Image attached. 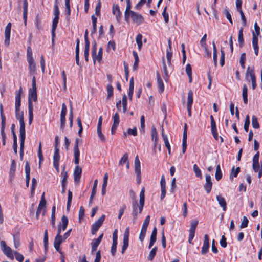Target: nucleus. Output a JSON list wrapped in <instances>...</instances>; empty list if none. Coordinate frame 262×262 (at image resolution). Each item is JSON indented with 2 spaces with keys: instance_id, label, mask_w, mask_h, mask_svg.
<instances>
[{
  "instance_id": "obj_1",
  "label": "nucleus",
  "mask_w": 262,
  "mask_h": 262,
  "mask_svg": "<svg viewBox=\"0 0 262 262\" xmlns=\"http://www.w3.org/2000/svg\"><path fill=\"white\" fill-rule=\"evenodd\" d=\"M16 118L19 120L20 124L19 136L20 138V155L23 156L25 140L26 138L25 124L24 121V113L20 109H15Z\"/></svg>"
},
{
  "instance_id": "obj_2",
  "label": "nucleus",
  "mask_w": 262,
  "mask_h": 262,
  "mask_svg": "<svg viewBox=\"0 0 262 262\" xmlns=\"http://www.w3.org/2000/svg\"><path fill=\"white\" fill-rule=\"evenodd\" d=\"M37 99L36 91L29 90L28 93V113L29 123L31 124L33 118V105L32 101L36 102Z\"/></svg>"
},
{
  "instance_id": "obj_3",
  "label": "nucleus",
  "mask_w": 262,
  "mask_h": 262,
  "mask_svg": "<svg viewBox=\"0 0 262 262\" xmlns=\"http://www.w3.org/2000/svg\"><path fill=\"white\" fill-rule=\"evenodd\" d=\"M1 248L3 253L9 258L14 259V251L9 246H7L5 241H1Z\"/></svg>"
},
{
  "instance_id": "obj_4",
  "label": "nucleus",
  "mask_w": 262,
  "mask_h": 262,
  "mask_svg": "<svg viewBox=\"0 0 262 262\" xmlns=\"http://www.w3.org/2000/svg\"><path fill=\"white\" fill-rule=\"evenodd\" d=\"M105 219V215H102L93 224L91 228V233L92 234H95L99 228L102 226Z\"/></svg>"
},
{
  "instance_id": "obj_5",
  "label": "nucleus",
  "mask_w": 262,
  "mask_h": 262,
  "mask_svg": "<svg viewBox=\"0 0 262 262\" xmlns=\"http://www.w3.org/2000/svg\"><path fill=\"white\" fill-rule=\"evenodd\" d=\"M150 221V216L147 215L142 225L141 232L139 235V239L142 242L145 237L147 229Z\"/></svg>"
},
{
  "instance_id": "obj_6",
  "label": "nucleus",
  "mask_w": 262,
  "mask_h": 262,
  "mask_svg": "<svg viewBox=\"0 0 262 262\" xmlns=\"http://www.w3.org/2000/svg\"><path fill=\"white\" fill-rule=\"evenodd\" d=\"M60 156L59 149L56 146L55 147V151L53 156V165L57 172L59 171V160Z\"/></svg>"
},
{
  "instance_id": "obj_7",
  "label": "nucleus",
  "mask_w": 262,
  "mask_h": 262,
  "mask_svg": "<svg viewBox=\"0 0 262 262\" xmlns=\"http://www.w3.org/2000/svg\"><path fill=\"white\" fill-rule=\"evenodd\" d=\"M129 228H127L124 232L123 235V246L122 247L121 253H124L127 247H128L129 243Z\"/></svg>"
},
{
  "instance_id": "obj_8",
  "label": "nucleus",
  "mask_w": 262,
  "mask_h": 262,
  "mask_svg": "<svg viewBox=\"0 0 262 262\" xmlns=\"http://www.w3.org/2000/svg\"><path fill=\"white\" fill-rule=\"evenodd\" d=\"M67 114V106L65 103H62L60 114V128L63 129L66 124V116Z\"/></svg>"
},
{
  "instance_id": "obj_9",
  "label": "nucleus",
  "mask_w": 262,
  "mask_h": 262,
  "mask_svg": "<svg viewBox=\"0 0 262 262\" xmlns=\"http://www.w3.org/2000/svg\"><path fill=\"white\" fill-rule=\"evenodd\" d=\"M130 17L132 18L133 21L137 25L141 24L144 20L143 17L141 14L134 11L130 12Z\"/></svg>"
},
{
  "instance_id": "obj_10",
  "label": "nucleus",
  "mask_w": 262,
  "mask_h": 262,
  "mask_svg": "<svg viewBox=\"0 0 262 262\" xmlns=\"http://www.w3.org/2000/svg\"><path fill=\"white\" fill-rule=\"evenodd\" d=\"M112 13L115 16L117 21L120 23L122 17V13L118 5L114 4L113 5Z\"/></svg>"
},
{
  "instance_id": "obj_11",
  "label": "nucleus",
  "mask_w": 262,
  "mask_h": 262,
  "mask_svg": "<svg viewBox=\"0 0 262 262\" xmlns=\"http://www.w3.org/2000/svg\"><path fill=\"white\" fill-rule=\"evenodd\" d=\"M160 187H161V194L160 196L161 200H163V199L165 197L166 193V181L165 177L164 175H162L161 177V181H160Z\"/></svg>"
},
{
  "instance_id": "obj_12",
  "label": "nucleus",
  "mask_w": 262,
  "mask_h": 262,
  "mask_svg": "<svg viewBox=\"0 0 262 262\" xmlns=\"http://www.w3.org/2000/svg\"><path fill=\"white\" fill-rule=\"evenodd\" d=\"M74 163L77 165L79 162L80 151L78 148V140L76 139L74 147Z\"/></svg>"
},
{
  "instance_id": "obj_13",
  "label": "nucleus",
  "mask_w": 262,
  "mask_h": 262,
  "mask_svg": "<svg viewBox=\"0 0 262 262\" xmlns=\"http://www.w3.org/2000/svg\"><path fill=\"white\" fill-rule=\"evenodd\" d=\"M16 169V164L15 161L13 160L11 162V164L9 171V180L11 183H12L15 177V173Z\"/></svg>"
},
{
  "instance_id": "obj_14",
  "label": "nucleus",
  "mask_w": 262,
  "mask_h": 262,
  "mask_svg": "<svg viewBox=\"0 0 262 262\" xmlns=\"http://www.w3.org/2000/svg\"><path fill=\"white\" fill-rule=\"evenodd\" d=\"M205 179L206 183L204 185V188L206 192L209 193L211 191L212 186L211 176L209 174H207L205 177Z\"/></svg>"
},
{
  "instance_id": "obj_15",
  "label": "nucleus",
  "mask_w": 262,
  "mask_h": 262,
  "mask_svg": "<svg viewBox=\"0 0 262 262\" xmlns=\"http://www.w3.org/2000/svg\"><path fill=\"white\" fill-rule=\"evenodd\" d=\"M82 172L81 168L78 165H77L74 171V180L75 183L78 184L81 178Z\"/></svg>"
},
{
  "instance_id": "obj_16",
  "label": "nucleus",
  "mask_w": 262,
  "mask_h": 262,
  "mask_svg": "<svg viewBox=\"0 0 262 262\" xmlns=\"http://www.w3.org/2000/svg\"><path fill=\"white\" fill-rule=\"evenodd\" d=\"M139 207L140 204L139 205L137 200H133L132 202V215L133 216L134 219H136L138 215V214H140L139 213Z\"/></svg>"
},
{
  "instance_id": "obj_17",
  "label": "nucleus",
  "mask_w": 262,
  "mask_h": 262,
  "mask_svg": "<svg viewBox=\"0 0 262 262\" xmlns=\"http://www.w3.org/2000/svg\"><path fill=\"white\" fill-rule=\"evenodd\" d=\"M209 248V236L207 234L204 235V240L202 247L201 253L202 254H206Z\"/></svg>"
},
{
  "instance_id": "obj_18",
  "label": "nucleus",
  "mask_w": 262,
  "mask_h": 262,
  "mask_svg": "<svg viewBox=\"0 0 262 262\" xmlns=\"http://www.w3.org/2000/svg\"><path fill=\"white\" fill-rule=\"evenodd\" d=\"M46 201L45 199V193H43L41 196V200L40 201L39 205L38 206L37 211H36V216L38 217L40 214L42 209H43L46 207Z\"/></svg>"
},
{
  "instance_id": "obj_19",
  "label": "nucleus",
  "mask_w": 262,
  "mask_h": 262,
  "mask_svg": "<svg viewBox=\"0 0 262 262\" xmlns=\"http://www.w3.org/2000/svg\"><path fill=\"white\" fill-rule=\"evenodd\" d=\"M126 7L124 12V18L126 22H129V19L130 17V12L132 11L131 9V2L130 0H126Z\"/></svg>"
},
{
  "instance_id": "obj_20",
  "label": "nucleus",
  "mask_w": 262,
  "mask_h": 262,
  "mask_svg": "<svg viewBox=\"0 0 262 262\" xmlns=\"http://www.w3.org/2000/svg\"><path fill=\"white\" fill-rule=\"evenodd\" d=\"M21 88H20L19 91L16 92L15 96V109H20L21 105Z\"/></svg>"
},
{
  "instance_id": "obj_21",
  "label": "nucleus",
  "mask_w": 262,
  "mask_h": 262,
  "mask_svg": "<svg viewBox=\"0 0 262 262\" xmlns=\"http://www.w3.org/2000/svg\"><path fill=\"white\" fill-rule=\"evenodd\" d=\"M187 125L185 124V128L183 134V140H182V152L183 154L185 153L187 148Z\"/></svg>"
},
{
  "instance_id": "obj_22",
  "label": "nucleus",
  "mask_w": 262,
  "mask_h": 262,
  "mask_svg": "<svg viewBox=\"0 0 262 262\" xmlns=\"http://www.w3.org/2000/svg\"><path fill=\"white\" fill-rule=\"evenodd\" d=\"M23 19L24 25L26 26L27 23V14H28V2L27 0H23Z\"/></svg>"
},
{
  "instance_id": "obj_23",
  "label": "nucleus",
  "mask_w": 262,
  "mask_h": 262,
  "mask_svg": "<svg viewBox=\"0 0 262 262\" xmlns=\"http://www.w3.org/2000/svg\"><path fill=\"white\" fill-rule=\"evenodd\" d=\"M144 193H145V189H144V188H143L141 189V191L140 193V201H139L140 207H139V213H141L142 212L143 207H144V201H145Z\"/></svg>"
},
{
  "instance_id": "obj_24",
  "label": "nucleus",
  "mask_w": 262,
  "mask_h": 262,
  "mask_svg": "<svg viewBox=\"0 0 262 262\" xmlns=\"http://www.w3.org/2000/svg\"><path fill=\"white\" fill-rule=\"evenodd\" d=\"M216 200L223 211H225L227 209V203L225 198L221 195L216 196Z\"/></svg>"
},
{
  "instance_id": "obj_25",
  "label": "nucleus",
  "mask_w": 262,
  "mask_h": 262,
  "mask_svg": "<svg viewBox=\"0 0 262 262\" xmlns=\"http://www.w3.org/2000/svg\"><path fill=\"white\" fill-rule=\"evenodd\" d=\"M254 78H255V76L253 68H250L249 67H248L246 73V80L250 81V80H252Z\"/></svg>"
},
{
  "instance_id": "obj_26",
  "label": "nucleus",
  "mask_w": 262,
  "mask_h": 262,
  "mask_svg": "<svg viewBox=\"0 0 262 262\" xmlns=\"http://www.w3.org/2000/svg\"><path fill=\"white\" fill-rule=\"evenodd\" d=\"M34 24L37 30V33H39L41 30H42L43 28L41 25V20L39 18L38 15H37L35 16L34 20Z\"/></svg>"
},
{
  "instance_id": "obj_27",
  "label": "nucleus",
  "mask_w": 262,
  "mask_h": 262,
  "mask_svg": "<svg viewBox=\"0 0 262 262\" xmlns=\"http://www.w3.org/2000/svg\"><path fill=\"white\" fill-rule=\"evenodd\" d=\"M135 164V172L136 175L138 176L141 173V168H140V162L139 161L138 156H137L135 159L134 162Z\"/></svg>"
},
{
  "instance_id": "obj_28",
  "label": "nucleus",
  "mask_w": 262,
  "mask_h": 262,
  "mask_svg": "<svg viewBox=\"0 0 262 262\" xmlns=\"http://www.w3.org/2000/svg\"><path fill=\"white\" fill-rule=\"evenodd\" d=\"M102 54H103V49L102 47H100L99 49L98 54L97 53L92 56L93 60L94 63H95L96 61H98L99 62H100L102 60Z\"/></svg>"
},
{
  "instance_id": "obj_29",
  "label": "nucleus",
  "mask_w": 262,
  "mask_h": 262,
  "mask_svg": "<svg viewBox=\"0 0 262 262\" xmlns=\"http://www.w3.org/2000/svg\"><path fill=\"white\" fill-rule=\"evenodd\" d=\"M157 78L159 91L160 92H163L164 90V85L160 77V74L158 72L157 73Z\"/></svg>"
},
{
  "instance_id": "obj_30",
  "label": "nucleus",
  "mask_w": 262,
  "mask_h": 262,
  "mask_svg": "<svg viewBox=\"0 0 262 262\" xmlns=\"http://www.w3.org/2000/svg\"><path fill=\"white\" fill-rule=\"evenodd\" d=\"M243 29H244L243 27H241L238 34V42L241 48L243 47L244 43V40L243 37Z\"/></svg>"
},
{
  "instance_id": "obj_31",
  "label": "nucleus",
  "mask_w": 262,
  "mask_h": 262,
  "mask_svg": "<svg viewBox=\"0 0 262 262\" xmlns=\"http://www.w3.org/2000/svg\"><path fill=\"white\" fill-rule=\"evenodd\" d=\"M79 43L80 41L78 39L76 40V46L75 50V59L76 62L77 66H79Z\"/></svg>"
},
{
  "instance_id": "obj_32",
  "label": "nucleus",
  "mask_w": 262,
  "mask_h": 262,
  "mask_svg": "<svg viewBox=\"0 0 262 262\" xmlns=\"http://www.w3.org/2000/svg\"><path fill=\"white\" fill-rule=\"evenodd\" d=\"M11 30L5 29V41L4 43L6 46H9L10 43V37Z\"/></svg>"
},
{
  "instance_id": "obj_33",
  "label": "nucleus",
  "mask_w": 262,
  "mask_h": 262,
  "mask_svg": "<svg viewBox=\"0 0 262 262\" xmlns=\"http://www.w3.org/2000/svg\"><path fill=\"white\" fill-rule=\"evenodd\" d=\"M247 94H248V89L247 85L246 84H244L242 91V97L244 101V103L245 104H247L248 103V98H247Z\"/></svg>"
},
{
  "instance_id": "obj_34",
  "label": "nucleus",
  "mask_w": 262,
  "mask_h": 262,
  "mask_svg": "<svg viewBox=\"0 0 262 262\" xmlns=\"http://www.w3.org/2000/svg\"><path fill=\"white\" fill-rule=\"evenodd\" d=\"M151 140L154 142L155 145L156 146L158 140V133L155 127H152L151 130Z\"/></svg>"
},
{
  "instance_id": "obj_35",
  "label": "nucleus",
  "mask_w": 262,
  "mask_h": 262,
  "mask_svg": "<svg viewBox=\"0 0 262 262\" xmlns=\"http://www.w3.org/2000/svg\"><path fill=\"white\" fill-rule=\"evenodd\" d=\"M61 229L62 231H64L68 224V219L66 215H63L61 217Z\"/></svg>"
},
{
  "instance_id": "obj_36",
  "label": "nucleus",
  "mask_w": 262,
  "mask_h": 262,
  "mask_svg": "<svg viewBox=\"0 0 262 262\" xmlns=\"http://www.w3.org/2000/svg\"><path fill=\"white\" fill-rule=\"evenodd\" d=\"M98 181L97 180H95L94 183V185L93 186L92 193L90 196V203H91L92 200L93 199V198L94 197L96 193V189H97V186Z\"/></svg>"
},
{
  "instance_id": "obj_37",
  "label": "nucleus",
  "mask_w": 262,
  "mask_h": 262,
  "mask_svg": "<svg viewBox=\"0 0 262 262\" xmlns=\"http://www.w3.org/2000/svg\"><path fill=\"white\" fill-rule=\"evenodd\" d=\"M65 167H64L63 168V171L61 172V185H67V178H68V173L67 171H64Z\"/></svg>"
},
{
  "instance_id": "obj_38",
  "label": "nucleus",
  "mask_w": 262,
  "mask_h": 262,
  "mask_svg": "<svg viewBox=\"0 0 262 262\" xmlns=\"http://www.w3.org/2000/svg\"><path fill=\"white\" fill-rule=\"evenodd\" d=\"M215 177L217 181L220 180L222 178V173L219 164L216 167Z\"/></svg>"
},
{
  "instance_id": "obj_39",
  "label": "nucleus",
  "mask_w": 262,
  "mask_h": 262,
  "mask_svg": "<svg viewBox=\"0 0 262 262\" xmlns=\"http://www.w3.org/2000/svg\"><path fill=\"white\" fill-rule=\"evenodd\" d=\"M172 56V53L171 50H166V58L167 60L168 64L169 67H172L171 58Z\"/></svg>"
},
{
  "instance_id": "obj_40",
  "label": "nucleus",
  "mask_w": 262,
  "mask_h": 262,
  "mask_svg": "<svg viewBox=\"0 0 262 262\" xmlns=\"http://www.w3.org/2000/svg\"><path fill=\"white\" fill-rule=\"evenodd\" d=\"M162 137H163V139L164 142L165 146L167 147V148L168 150V154H170V153H171L170 145L169 143L167 136L166 135H164L163 133H162Z\"/></svg>"
},
{
  "instance_id": "obj_41",
  "label": "nucleus",
  "mask_w": 262,
  "mask_h": 262,
  "mask_svg": "<svg viewBox=\"0 0 262 262\" xmlns=\"http://www.w3.org/2000/svg\"><path fill=\"white\" fill-rule=\"evenodd\" d=\"M14 246L16 249L18 248L20 245L19 236L18 234L13 235Z\"/></svg>"
},
{
  "instance_id": "obj_42",
  "label": "nucleus",
  "mask_w": 262,
  "mask_h": 262,
  "mask_svg": "<svg viewBox=\"0 0 262 262\" xmlns=\"http://www.w3.org/2000/svg\"><path fill=\"white\" fill-rule=\"evenodd\" d=\"M193 104V92L189 91L188 93L187 106H192Z\"/></svg>"
},
{
  "instance_id": "obj_43",
  "label": "nucleus",
  "mask_w": 262,
  "mask_h": 262,
  "mask_svg": "<svg viewBox=\"0 0 262 262\" xmlns=\"http://www.w3.org/2000/svg\"><path fill=\"white\" fill-rule=\"evenodd\" d=\"M29 63V73L31 75H34L36 72V64L35 62Z\"/></svg>"
},
{
  "instance_id": "obj_44",
  "label": "nucleus",
  "mask_w": 262,
  "mask_h": 262,
  "mask_svg": "<svg viewBox=\"0 0 262 262\" xmlns=\"http://www.w3.org/2000/svg\"><path fill=\"white\" fill-rule=\"evenodd\" d=\"M224 14H225L227 19L229 20L231 25L233 24V21L231 17V15L227 8L224 9L223 11Z\"/></svg>"
},
{
  "instance_id": "obj_45",
  "label": "nucleus",
  "mask_w": 262,
  "mask_h": 262,
  "mask_svg": "<svg viewBox=\"0 0 262 262\" xmlns=\"http://www.w3.org/2000/svg\"><path fill=\"white\" fill-rule=\"evenodd\" d=\"M100 242L98 239H94L91 243L92 245V252H94L97 250L98 245L100 244Z\"/></svg>"
},
{
  "instance_id": "obj_46",
  "label": "nucleus",
  "mask_w": 262,
  "mask_h": 262,
  "mask_svg": "<svg viewBox=\"0 0 262 262\" xmlns=\"http://www.w3.org/2000/svg\"><path fill=\"white\" fill-rule=\"evenodd\" d=\"M252 125L254 128L257 129L259 128V125L257 121V118L254 115L252 117Z\"/></svg>"
},
{
  "instance_id": "obj_47",
  "label": "nucleus",
  "mask_w": 262,
  "mask_h": 262,
  "mask_svg": "<svg viewBox=\"0 0 262 262\" xmlns=\"http://www.w3.org/2000/svg\"><path fill=\"white\" fill-rule=\"evenodd\" d=\"M142 35L141 34H139L136 36V41L138 45L139 49H141L142 47Z\"/></svg>"
},
{
  "instance_id": "obj_48",
  "label": "nucleus",
  "mask_w": 262,
  "mask_h": 262,
  "mask_svg": "<svg viewBox=\"0 0 262 262\" xmlns=\"http://www.w3.org/2000/svg\"><path fill=\"white\" fill-rule=\"evenodd\" d=\"M128 161V155L127 153H125L119 161V165H122L123 164L126 163Z\"/></svg>"
},
{
  "instance_id": "obj_49",
  "label": "nucleus",
  "mask_w": 262,
  "mask_h": 262,
  "mask_svg": "<svg viewBox=\"0 0 262 262\" xmlns=\"http://www.w3.org/2000/svg\"><path fill=\"white\" fill-rule=\"evenodd\" d=\"M212 45H213V61H214V64L216 65V63H217V49H216V46L214 42H213Z\"/></svg>"
},
{
  "instance_id": "obj_50",
  "label": "nucleus",
  "mask_w": 262,
  "mask_h": 262,
  "mask_svg": "<svg viewBox=\"0 0 262 262\" xmlns=\"http://www.w3.org/2000/svg\"><path fill=\"white\" fill-rule=\"evenodd\" d=\"M193 171L195 174L196 177H197L198 178H201V177H202L201 171L196 164H195L193 165Z\"/></svg>"
},
{
  "instance_id": "obj_51",
  "label": "nucleus",
  "mask_w": 262,
  "mask_h": 262,
  "mask_svg": "<svg viewBox=\"0 0 262 262\" xmlns=\"http://www.w3.org/2000/svg\"><path fill=\"white\" fill-rule=\"evenodd\" d=\"M157 251V248L155 247L149 252L148 258L150 260H152L154 257L155 256Z\"/></svg>"
},
{
  "instance_id": "obj_52",
  "label": "nucleus",
  "mask_w": 262,
  "mask_h": 262,
  "mask_svg": "<svg viewBox=\"0 0 262 262\" xmlns=\"http://www.w3.org/2000/svg\"><path fill=\"white\" fill-rule=\"evenodd\" d=\"M107 99H109L113 95V88L111 83L107 85Z\"/></svg>"
},
{
  "instance_id": "obj_53",
  "label": "nucleus",
  "mask_w": 262,
  "mask_h": 262,
  "mask_svg": "<svg viewBox=\"0 0 262 262\" xmlns=\"http://www.w3.org/2000/svg\"><path fill=\"white\" fill-rule=\"evenodd\" d=\"M122 103V105H123V113H125V112L126 111V109H127V97L125 95H124L123 96Z\"/></svg>"
},
{
  "instance_id": "obj_54",
  "label": "nucleus",
  "mask_w": 262,
  "mask_h": 262,
  "mask_svg": "<svg viewBox=\"0 0 262 262\" xmlns=\"http://www.w3.org/2000/svg\"><path fill=\"white\" fill-rule=\"evenodd\" d=\"M14 255H15V258L17 261H18L19 262H21L24 260V256L21 253H20L16 251H14Z\"/></svg>"
},
{
  "instance_id": "obj_55",
  "label": "nucleus",
  "mask_w": 262,
  "mask_h": 262,
  "mask_svg": "<svg viewBox=\"0 0 262 262\" xmlns=\"http://www.w3.org/2000/svg\"><path fill=\"white\" fill-rule=\"evenodd\" d=\"M246 54L245 53H242L240 57L239 63L243 69L245 68V62L246 61Z\"/></svg>"
},
{
  "instance_id": "obj_56",
  "label": "nucleus",
  "mask_w": 262,
  "mask_h": 262,
  "mask_svg": "<svg viewBox=\"0 0 262 262\" xmlns=\"http://www.w3.org/2000/svg\"><path fill=\"white\" fill-rule=\"evenodd\" d=\"M206 37H207V34H205L203 36V37L201 38L200 42L201 46L202 47H203L205 49V50H206V46H207V45L206 43Z\"/></svg>"
},
{
  "instance_id": "obj_57",
  "label": "nucleus",
  "mask_w": 262,
  "mask_h": 262,
  "mask_svg": "<svg viewBox=\"0 0 262 262\" xmlns=\"http://www.w3.org/2000/svg\"><path fill=\"white\" fill-rule=\"evenodd\" d=\"M113 125L118 126L119 125L120 119L119 116L117 113H116L113 117Z\"/></svg>"
},
{
  "instance_id": "obj_58",
  "label": "nucleus",
  "mask_w": 262,
  "mask_h": 262,
  "mask_svg": "<svg viewBox=\"0 0 262 262\" xmlns=\"http://www.w3.org/2000/svg\"><path fill=\"white\" fill-rule=\"evenodd\" d=\"M43 243H44L45 248L46 250H47L48 248V235L47 230H46L45 231Z\"/></svg>"
},
{
  "instance_id": "obj_59",
  "label": "nucleus",
  "mask_w": 262,
  "mask_h": 262,
  "mask_svg": "<svg viewBox=\"0 0 262 262\" xmlns=\"http://www.w3.org/2000/svg\"><path fill=\"white\" fill-rule=\"evenodd\" d=\"M250 125V119H249V116L248 115H247L246 117V119H245V123H244V129L246 132H248V128H249V126Z\"/></svg>"
},
{
  "instance_id": "obj_60",
  "label": "nucleus",
  "mask_w": 262,
  "mask_h": 262,
  "mask_svg": "<svg viewBox=\"0 0 262 262\" xmlns=\"http://www.w3.org/2000/svg\"><path fill=\"white\" fill-rule=\"evenodd\" d=\"M239 13H240V15H241V19H242V25L243 27H246L247 26V20H246V18L244 15V13L243 12V11H240L239 12Z\"/></svg>"
},
{
  "instance_id": "obj_61",
  "label": "nucleus",
  "mask_w": 262,
  "mask_h": 262,
  "mask_svg": "<svg viewBox=\"0 0 262 262\" xmlns=\"http://www.w3.org/2000/svg\"><path fill=\"white\" fill-rule=\"evenodd\" d=\"M64 241L63 236L56 235L54 239V244L61 245Z\"/></svg>"
},
{
  "instance_id": "obj_62",
  "label": "nucleus",
  "mask_w": 262,
  "mask_h": 262,
  "mask_svg": "<svg viewBox=\"0 0 262 262\" xmlns=\"http://www.w3.org/2000/svg\"><path fill=\"white\" fill-rule=\"evenodd\" d=\"M239 167H237L235 169H234V167H233L230 174V177H231L232 176L234 177H236L237 174L239 172Z\"/></svg>"
},
{
  "instance_id": "obj_63",
  "label": "nucleus",
  "mask_w": 262,
  "mask_h": 262,
  "mask_svg": "<svg viewBox=\"0 0 262 262\" xmlns=\"http://www.w3.org/2000/svg\"><path fill=\"white\" fill-rule=\"evenodd\" d=\"M167 7H165L162 12V15L164 17V21L166 23H167L169 21V15L166 12Z\"/></svg>"
},
{
  "instance_id": "obj_64",
  "label": "nucleus",
  "mask_w": 262,
  "mask_h": 262,
  "mask_svg": "<svg viewBox=\"0 0 262 262\" xmlns=\"http://www.w3.org/2000/svg\"><path fill=\"white\" fill-rule=\"evenodd\" d=\"M249 221L246 216H244L243 221L240 225L241 228H244L248 226Z\"/></svg>"
}]
</instances>
